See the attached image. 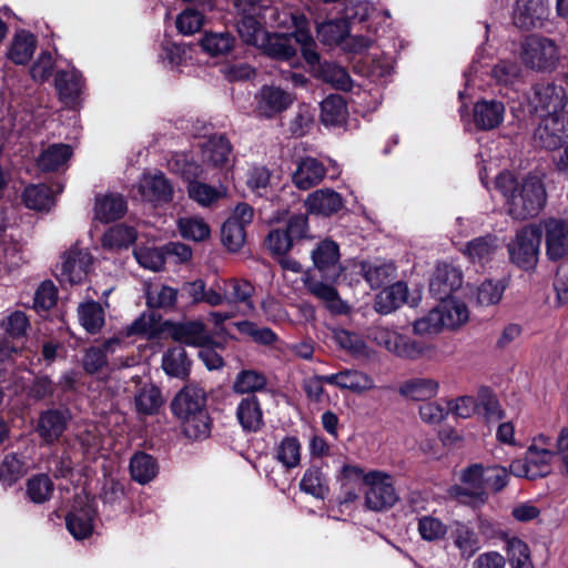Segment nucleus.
Returning <instances> with one entry per match:
<instances>
[{"label":"nucleus","mask_w":568,"mask_h":568,"mask_svg":"<svg viewBox=\"0 0 568 568\" xmlns=\"http://www.w3.org/2000/svg\"><path fill=\"white\" fill-rule=\"evenodd\" d=\"M496 187L506 199L508 214L515 220L537 216L547 202L545 184L537 175L529 174L518 180L509 172H501L496 178Z\"/></svg>","instance_id":"1"},{"label":"nucleus","mask_w":568,"mask_h":568,"mask_svg":"<svg viewBox=\"0 0 568 568\" xmlns=\"http://www.w3.org/2000/svg\"><path fill=\"white\" fill-rule=\"evenodd\" d=\"M173 414L182 422L184 434L192 439L206 438L211 419L206 410V393L194 384L185 385L171 403Z\"/></svg>","instance_id":"2"},{"label":"nucleus","mask_w":568,"mask_h":568,"mask_svg":"<svg viewBox=\"0 0 568 568\" xmlns=\"http://www.w3.org/2000/svg\"><path fill=\"white\" fill-rule=\"evenodd\" d=\"M520 60L535 72L551 73L561 61V51L557 42L541 34H529L520 42Z\"/></svg>","instance_id":"3"},{"label":"nucleus","mask_w":568,"mask_h":568,"mask_svg":"<svg viewBox=\"0 0 568 568\" xmlns=\"http://www.w3.org/2000/svg\"><path fill=\"white\" fill-rule=\"evenodd\" d=\"M542 229L537 224H527L516 231L507 244L509 261L525 272H534L537 267Z\"/></svg>","instance_id":"4"},{"label":"nucleus","mask_w":568,"mask_h":568,"mask_svg":"<svg viewBox=\"0 0 568 568\" xmlns=\"http://www.w3.org/2000/svg\"><path fill=\"white\" fill-rule=\"evenodd\" d=\"M485 466L473 464L460 471V484L448 489L452 499L459 504L479 507L488 499L485 481Z\"/></svg>","instance_id":"5"},{"label":"nucleus","mask_w":568,"mask_h":568,"mask_svg":"<svg viewBox=\"0 0 568 568\" xmlns=\"http://www.w3.org/2000/svg\"><path fill=\"white\" fill-rule=\"evenodd\" d=\"M398 500L393 478L381 470L367 471L364 485V506L372 511H383L393 507Z\"/></svg>","instance_id":"6"},{"label":"nucleus","mask_w":568,"mask_h":568,"mask_svg":"<svg viewBox=\"0 0 568 568\" xmlns=\"http://www.w3.org/2000/svg\"><path fill=\"white\" fill-rule=\"evenodd\" d=\"M234 7L240 17L237 21L240 37L245 43L260 47L265 42L267 34L260 22L262 6L255 0H234Z\"/></svg>","instance_id":"7"},{"label":"nucleus","mask_w":568,"mask_h":568,"mask_svg":"<svg viewBox=\"0 0 568 568\" xmlns=\"http://www.w3.org/2000/svg\"><path fill=\"white\" fill-rule=\"evenodd\" d=\"M555 453L547 447H539L532 442L524 459H515L509 465V471L516 477L536 479L550 473Z\"/></svg>","instance_id":"8"},{"label":"nucleus","mask_w":568,"mask_h":568,"mask_svg":"<svg viewBox=\"0 0 568 568\" xmlns=\"http://www.w3.org/2000/svg\"><path fill=\"white\" fill-rule=\"evenodd\" d=\"M371 337L377 345L402 358L416 359L427 351L423 343L386 327L374 328L371 332Z\"/></svg>","instance_id":"9"},{"label":"nucleus","mask_w":568,"mask_h":568,"mask_svg":"<svg viewBox=\"0 0 568 568\" xmlns=\"http://www.w3.org/2000/svg\"><path fill=\"white\" fill-rule=\"evenodd\" d=\"M568 139V114H545L534 130L536 145L546 150H557Z\"/></svg>","instance_id":"10"},{"label":"nucleus","mask_w":568,"mask_h":568,"mask_svg":"<svg viewBox=\"0 0 568 568\" xmlns=\"http://www.w3.org/2000/svg\"><path fill=\"white\" fill-rule=\"evenodd\" d=\"M295 101V95L275 85H263L255 94V112L272 119L285 112Z\"/></svg>","instance_id":"11"},{"label":"nucleus","mask_w":568,"mask_h":568,"mask_svg":"<svg viewBox=\"0 0 568 568\" xmlns=\"http://www.w3.org/2000/svg\"><path fill=\"white\" fill-rule=\"evenodd\" d=\"M447 547H453L462 560L469 561L481 549L483 542L474 527L455 520L449 528Z\"/></svg>","instance_id":"12"},{"label":"nucleus","mask_w":568,"mask_h":568,"mask_svg":"<svg viewBox=\"0 0 568 568\" xmlns=\"http://www.w3.org/2000/svg\"><path fill=\"white\" fill-rule=\"evenodd\" d=\"M312 260L315 270L326 281L336 283L344 271L339 261V246L332 240L320 242L312 252Z\"/></svg>","instance_id":"13"},{"label":"nucleus","mask_w":568,"mask_h":568,"mask_svg":"<svg viewBox=\"0 0 568 568\" xmlns=\"http://www.w3.org/2000/svg\"><path fill=\"white\" fill-rule=\"evenodd\" d=\"M303 284L306 290L316 298L321 300L325 307L333 314H346L348 306L343 302L335 288L333 282L321 281L311 274V271L305 272L303 276Z\"/></svg>","instance_id":"14"},{"label":"nucleus","mask_w":568,"mask_h":568,"mask_svg":"<svg viewBox=\"0 0 568 568\" xmlns=\"http://www.w3.org/2000/svg\"><path fill=\"white\" fill-rule=\"evenodd\" d=\"M138 190L144 201L153 204L169 203L173 199V186L164 173H144L139 183Z\"/></svg>","instance_id":"15"},{"label":"nucleus","mask_w":568,"mask_h":568,"mask_svg":"<svg viewBox=\"0 0 568 568\" xmlns=\"http://www.w3.org/2000/svg\"><path fill=\"white\" fill-rule=\"evenodd\" d=\"M534 102L536 111H544L546 114H567L565 112L567 103L566 92L561 85L552 82L536 84Z\"/></svg>","instance_id":"16"},{"label":"nucleus","mask_w":568,"mask_h":568,"mask_svg":"<svg viewBox=\"0 0 568 568\" xmlns=\"http://www.w3.org/2000/svg\"><path fill=\"white\" fill-rule=\"evenodd\" d=\"M462 283L463 275L457 267L447 263H439L432 276L429 292L435 298L444 301L458 290Z\"/></svg>","instance_id":"17"},{"label":"nucleus","mask_w":568,"mask_h":568,"mask_svg":"<svg viewBox=\"0 0 568 568\" xmlns=\"http://www.w3.org/2000/svg\"><path fill=\"white\" fill-rule=\"evenodd\" d=\"M92 264V256L87 250L72 246L63 256L61 281L77 284L82 282Z\"/></svg>","instance_id":"18"},{"label":"nucleus","mask_w":568,"mask_h":568,"mask_svg":"<svg viewBox=\"0 0 568 568\" xmlns=\"http://www.w3.org/2000/svg\"><path fill=\"white\" fill-rule=\"evenodd\" d=\"M223 291L225 292L226 303L235 305L243 315H250L255 312L253 297L255 286L244 278L232 277L224 281Z\"/></svg>","instance_id":"19"},{"label":"nucleus","mask_w":568,"mask_h":568,"mask_svg":"<svg viewBox=\"0 0 568 568\" xmlns=\"http://www.w3.org/2000/svg\"><path fill=\"white\" fill-rule=\"evenodd\" d=\"M546 254L557 261L568 254V224L562 220L549 219L544 223Z\"/></svg>","instance_id":"20"},{"label":"nucleus","mask_w":568,"mask_h":568,"mask_svg":"<svg viewBox=\"0 0 568 568\" xmlns=\"http://www.w3.org/2000/svg\"><path fill=\"white\" fill-rule=\"evenodd\" d=\"M128 204L119 193L97 194L93 206V217L101 223H110L124 216Z\"/></svg>","instance_id":"21"},{"label":"nucleus","mask_w":568,"mask_h":568,"mask_svg":"<svg viewBox=\"0 0 568 568\" xmlns=\"http://www.w3.org/2000/svg\"><path fill=\"white\" fill-rule=\"evenodd\" d=\"M232 146L223 135H213L201 148L202 165L213 169L225 168L231 160Z\"/></svg>","instance_id":"22"},{"label":"nucleus","mask_w":568,"mask_h":568,"mask_svg":"<svg viewBox=\"0 0 568 568\" xmlns=\"http://www.w3.org/2000/svg\"><path fill=\"white\" fill-rule=\"evenodd\" d=\"M546 14V0H516L513 20L518 28L528 30L540 24Z\"/></svg>","instance_id":"23"},{"label":"nucleus","mask_w":568,"mask_h":568,"mask_svg":"<svg viewBox=\"0 0 568 568\" xmlns=\"http://www.w3.org/2000/svg\"><path fill=\"white\" fill-rule=\"evenodd\" d=\"M54 87L60 101L68 108H74L81 94L83 79L75 69L58 71L54 79Z\"/></svg>","instance_id":"24"},{"label":"nucleus","mask_w":568,"mask_h":568,"mask_svg":"<svg viewBox=\"0 0 568 568\" xmlns=\"http://www.w3.org/2000/svg\"><path fill=\"white\" fill-rule=\"evenodd\" d=\"M474 122L477 129L493 130L501 124L505 116V105L497 100L477 101L473 110Z\"/></svg>","instance_id":"25"},{"label":"nucleus","mask_w":568,"mask_h":568,"mask_svg":"<svg viewBox=\"0 0 568 568\" xmlns=\"http://www.w3.org/2000/svg\"><path fill=\"white\" fill-rule=\"evenodd\" d=\"M68 422L65 412L49 409L40 415L37 432L44 444H53L67 429Z\"/></svg>","instance_id":"26"},{"label":"nucleus","mask_w":568,"mask_h":568,"mask_svg":"<svg viewBox=\"0 0 568 568\" xmlns=\"http://www.w3.org/2000/svg\"><path fill=\"white\" fill-rule=\"evenodd\" d=\"M325 174L326 169L322 162L315 158L306 156L297 163L292 180L297 189L305 191L321 183Z\"/></svg>","instance_id":"27"},{"label":"nucleus","mask_w":568,"mask_h":568,"mask_svg":"<svg viewBox=\"0 0 568 568\" xmlns=\"http://www.w3.org/2000/svg\"><path fill=\"white\" fill-rule=\"evenodd\" d=\"M305 207L310 213L329 216L343 207V199L334 190L321 189L308 194Z\"/></svg>","instance_id":"28"},{"label":"nucleus","mask_w":568,"mask_h":568,"mask_svg":"<svg viewBox=\"0 0 568 568\" xmlns=\"http://www.w3.org/2000/svg\"><path fill=\"white\" fill-rule=\"evenodd\" d=\"M171 336L179 343L196 347L210 345L212 342L210 333L201 321H190L174 325L171 329Z\"/></svg>","instance_id":"29"},{"label":"nucleus","mask_w":568,"mask_h":568,"mask_svg":"<svg viewBox=\"0 0 568 568\" xmlns=\"http://www.w3.org/2000/svg\"><path fill=\"white\" fill-rule=\"evenodd\" d=\"M326 383L336 385L342 389H348L354 393H363L375 388L374 379L359 371L345 369L336 374L326 375Z\"/></svg>","instance_id":"30"},{"label":"nucleus","mask_w":568,"mask_h":568,"mask_svg":"<svg viewBox=\"0 0 568 568\" xmlns=\"http://www.w3.org/2000/svg\"><path fill=\"white\" fill-rule=\"evenodd\" d=\"M499 247L497 236L487 234L466 243L462 253L471 262L485 264L493 260Z\"/></svg>","instance_id":"31"},{"label":"nucleus","mask_w":568,"mask_h":568,"mask_svg":"<svg viewBox=\"0 0 568 568\" xmlns=\"http://www.w3.org/2000/svg\"><path fill=\"white\" fill-rule=\"evenodd\" d=\"M237 420L247 433L258 432L263 425V412L256 396H247L243 398L236 409Z\"/></svg>","instance_id":"32"},{"label":"nucleus","mask_w":568,"mask_h":568,"mask_svg":"<svg viewBox=\"0 0 568 568\" xmlns=\"http://www.w3.org/2000/svg\"><path fill=\"white\" fill-rule=\"evenodd\" d=\"M163 404L161 389L151 383L141 386L134 396L135 412L140 417L158 414Z\"/></svg>","instance_id":"33"},{"label":"nucleus","mask_w":568,"mask_h":568,"mask_svg":"<svg viewBox=\"0 0 568 568\" xmlns=\"http://www.w3.org/2000/svg\"><path fill=\"white\" fill-rule=\"evenodd\" d=\"M438 381L429 377H415L405 381L398 388V393L412 400H428L437 395Z\"/></svg>","instance_id":"34"},{"label":"nucleus","mask_w":568,"mask_h":568,"mask_svg":"<svg viewBox=\"0 0 568 568\" xmlns=\"http://www.w3.org/2000/svg\"><path fill=\"white\" fill-rule=\"evenodd\" d=\"M274 459L286 470L294 469L301 465L302 444L296 436L283 437L274 447Z\"/></svg>","instance_id":"35"},{"label":"nucleus","mask_w":568,"mask_h":568,"mask_svg":"<svg viewBox=\"0 0 568 568\" xmlns=\"http://www.w3.org/2000/svg\"><path fill=\"white\" fill-rule=\"evenodd\" d=\"M186 191L189 197L203 207H209L223 199L227 194V190L223 185L213 186L204 182L193 179L187 183Z\"/></svg>","instance_id":"36"},{"label":"nucleus","mask_w":568,"mask_h":568,"mask_svg":"<svg viewBox=\"0 0 568 568\" xmlns=\"http://www.w3.org/2000/svg\"><path fill=\"white\" fill-rule=\"evenodd\" d=\"M321 122L325 126H341L348 116L347 105L338 94H331L321 103Z\"/></svg>","instance_id":"37"},{"label":"nucleus","mask_w":568,"mask_h":568,"mask_svg":"<svg viewBox=\"0 0 568 568\" xmlns=\"http://www.w3.org/2000/svg\"><path fill=\"white\" fill-rule=\"evenodd\" d=\"M408 290L405 283L397 282L384 288L375 300V310L381 314H388L397 310L407 300Z\"/></svg>","instance_id":"38"},{"label":"nucleus","mask_w":568,"mask_h":568,"mask_svg":"<svg viewBox=\"0 0 568 568\" xmlns=\"http://www.w3.org/2000/svg\"><path fill=\"white\" fill-rule=\"evenodd\" d=\"M300 489L317 499H324L329 493V486L322 468L316 465L306 468L300 481Z\"/></svg>","instance_id":"39"},{"label":"nucleus","mask_w":568,"mask_h":568,"mask_svg":"<svg viewBox=\"0 0 568 568\" xmlns=\"http://www.w3.org/2000/svg\"><path fill=\"white\" fill-rule=\"evenodd\" d=\"M129 468L132 479L142 485L153 480L159 473L156 460L144 452H138L131 457Z\"/></svg>","instance_id":"40"},{"label":"nucleus","mask_w":568,"mask_h":568,"mask_svg":"<svg viewBox=\"0 0 568 568\" xmlns=\"http://www.w3.org/2000/svg\"><path fill=\"white\" fill-rule=\"evenodd\" d=\"M162 368L171 376L185 379L190 375L191 361L182 346L170 348L162 358Z\"/></svg>","instance_id":"41"},{"label":"nucleus","mask_w":568,"mask_h":568,"mask_svg":"<svg viewBox=\"0 0 568 568\" xmlns=\"http://www.w3.org/2000/svg\"><path fill=\"white\" fill-rule=\"evenodd\" d=\"M506 542V554L511 568H534L530 549L528 545L518 537H508L506 532L500 534Z\"/></svg>","instance_id":"42"},{"label":"nucleus","mask_w":568,"mask_h":568,"mask_svg":"<svg viewBox=\"0 0 568 568\" xmlns=\"http://www.w3.org/2000/svg\"><path fill=\"white\" fill-rule=\"evenodd\" d=\"M72 155V149L64 143L49 145L37 159V164L42 171H55L65 164Z\"/></svg>","instance_id":"43"},{"label":"nucleus","mask_w":568,"mask_h":568,"mask_svg":"<svg viewBox=\"0 0 568 568\" xmlns=\"http://www.w3.org/2000/svg\"><path fill=\"white\" fill-rule=\"evenodd\" d=\"M334 338L341 348L347 351L357 359H369L374 355V352L366 345L364 339L355 333L338 329L335 332Z\"/></svg>","instance_id":"44"},{"label":"nucleus","mask_w":568,"mask_h":568,"mask_svg":"<svg viewBox=\"0 0 568 568\" xmlns=\"http://www.w3.org/2000/svg\"><path fill=\"white\" fill-rule=\"evenodd\" d=\"M93 511L90 508L75 509L67 518V528L78 540L88 538L93 530Z\"/></svg>","instance_id":"45"},{"label":"nucleus","mask_w":568,"mask_h":568,"mask_svg":"<svg viewBox=\"0 0 568 568\" xmlns=\"http://www.w3.org/2000/svg\"><path fill=\"white\" fill-rule=\"evenodd\" d=\"M266 54L278 60H288L295 55L296 49L288 34H266L265 42L260 44Z\"/></svg>","instance_id":"46"},{"label":"nucleus","mask_w":568,"mask_h":568,"mask_svg":"<svg viewBox=\"0 0 568 568\" xmlns=\"http://www.w3.org/2000/svg\"><path fill=\"white\" fill-rule=\"evenodd\" d=\"M136 232L133 227L118 224L110 227L102 236V245L105 248L118 251L128 248L134 243Z\"/></svg>","instance_id":"47"},{"label":"nucleus","mask_w":568,"mask_h":568,"mask_svg":"<svg viewBox=\"0 0 568 568\" xmlns=\"http://www.w3.org/2000/svg\"><path fill=\"white\" fill-rule=\"evenodd\" d=\"M78 314L81 325L91 334L98 333L104 325V311L95 301L81 303Z\"/></svg>","instance_id":"48"},{"label":"nucleus","mask_w":568,"mask_h":568,"mask_svg":"<svg viewBox=\"0 0 568 568\" xmlns=\"http://www.w3.org/2000/svg\"><path fill=\"white\" fill-rule=\"evenodd\" d=\"M37 48V39L33 34L21 31L12 41L9 58L17 64H24L30 61Z\"/></svg>","instance_id":"49"},{"label":"nucleus","mask_w":568,"mask_h":568,"mask_svg":"<svg viewBox=\"0 0 568 568\" xmlns=\"http://www.w3.org/2000/svg\"><path fill=\"white\" fill-rule=\"evenodd\" d=\"M120 338H110L102 347H91L83 357V368L89 374L100 372L106 365V352H113L120 345Z\"/></svg>","instance_id":"50"},{"label":"nucleus","mask_w":568,"mask_h":568,"mask_svg":"<svg viewBox=\"0 0 568 568\" xmlns=\"http://www.w3.org/2000/svg\"><path fill=\"white\" fill-rule=\"evenodd\" d=\"M178 227L183 239L194 242L206 240L211 229L206 221L200 216H185L178 220Z\"/></svg>","instance_id":"51"},{"label":"nucleus","mask_w":568,"mask_h":568,"mask_svg":"<svg viewBox=\"0 0 568 568\" xmlns=\"http://www.w3.org/2000/svg\"><path fill=\"white\" fill-rule=\"evenodd\" d=\"M445 328H455L465 324L468 320L467 306L457 300H444L438 305Z\"/></svg>","instance_id":"52"},{"label":"nucleus","mask_w":568,"mask_h":568,"mask_svg":"<svg viewBox=\"0 0 568 568\" xmlns=\"http://www.w3.org/2000/svg\"><path fill=\"white\" fill-rule=\"evenodd\" d=\"M53 489L54 486L50 477L39 474L28 479L26 493L32 503L43 504L51 498Z\"/></svg>","instance_id":"53"},{"label":"nucleus","mask_w":568,"mask_h":568,"mask_svg":"<svg viewBox=\"0 0 568 568\" xmlns=\"http://www.w3.org/2000/svg\"><path fill=\"white\" fill-rule=\"evenodd\" d=\"M168 168L187 182L199 179L203 174V166L194 162L186 153H174L168 160Z\"/></svg>","instance_id":"54"},{"label":"nucleus","mask_w":568,"mask_h":568,"mask_svg":"<svg viewBox=\"0 0 568 568\" xmlns=\"http://www.w3.org/2000/svg\"><path fill=\"white\" fill-rule=\"evenodd\" d=\"M361 270L372 288H379L385 285L395 274V266L393 264H371L364 262L361 264Z\"/></svg>","instance_id":"55"},{"label":"nucleus","mask_w":568,"mask_h":568,"mask_svg":"<svg viewBox=\"0 0 568 568\" xmlns=\"http://www.w3.org/2000/svg\"><path fill=\"white\" fill-rule=\"evenodd\" d=\"M267 384L264 374L253 369L240 372L234 381L233 390L237 394H251L265 388Z\"/></svg>","instance_id":"56"},{"label":"nucleus","mask_w":568,"mask_h":568,"mask_svg":"<svg viewBox=\"0 0 568 568\" xmlns=\"http://www.w3.org/2000/svg\"><path fill=\"white\" fill-rule=\"evenodd\" d=\"M27 207L37 211L49 210L53 205L50 189L43 184L29 185L22 194Z\"/></svg>","instance_id":"57"},{"label":"nucleus","mask_w":568,"mask_h":568,"mask_svg":"<svg viewBox=\"0 0 568 568\" xmlns=\"http://www.w3.org/2000/svg\"><path fill=\"white\" fill-rule=\"evenodd\" d=\"M145 294L148 305L153 308L174 307L178 300V290L164 284L148 287Z\"/></svg>","instance_id":"58"},{"label":"nucleus","mask_w":568,"mask_h":568,"mask_svg":"<svg viewBox=\"0 0 568 568\" xmlns=\"http://www.w3.org/2000/svg\"><path fill=\"white\" fill-rule=\"evenodd\" d=\"M234 44V38L227 33H206L201 40V47L211 55L229 53Z\"/></svg>","instance_id":"59"},{"label":"nucleus","mask_w":568,"mask_h":568,"mask_svg":"<svg viewBox=\"0 0 568 568\" xmlns=\"http://www.w3.org/2000/svg\"><path fill=\"white\" fill-rule=\"evenodd\" d=\"M322 79L336 90L349 91L353 87V81L346 69L335 63L323 64Z\"/></svg>","instance_id":"60"},{"label":"nucleus","mask_w":568,"mask_h":568,"mask_svg":"<svg viewBox=\"0 0 568 568\" xmlns=\"http://www.w3.org/2000/svg\"><path fill=\"white\" fill-rule=\"evenodd\" d=\"M347 24L344 20H334L322 23L317 28V38L327 45L339 43L347 34Z\"/></svg>","instance_id":"61"},{"label":"nucleus","mask_w":568,"mask_h":568,"mask_svg":"<svg viewBox=\"0 0 568 568\" xmlns=\"http://www.w3.org/2000/svg\"><path fill=\"white\" fill-rule=\"evenodd\" d=\"M222 242L231 252L240 251L246 241L245 227L235 222L225 221L221 231Z\"/></svg>","instance_id":"62"},{"label":"nucleus","mask_w":568,"mask_h":568,"mask_svg":"<svg viewBox=\"0 0 568 568\" xmlns=\"http://www.w3.org/2000/svg\"><path fill=\"white\" fill-rule=\"evenodd\" d=\"M413 328L414 333L417 335H433L445 328L438 306L430 310L425 316L416 320L413 324Z\"/></svg>","instance_id":"63"},{"label":"nucleus","mask_w":568,"mask_h":568,"mask_svg":"<svg viewBox=\"0 0 568 568\" xmlns=\"http://www.w3.org/2000/svg\"><path fill=\"white\" fill-rule=\"evenodd\" d=\"M418 532L424 540L436 541L443 539L449 530L440 519L423 516L418 519Z\"/></svg>","instance_id":"64"}]
</instances>
